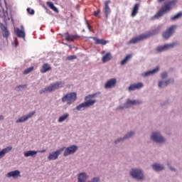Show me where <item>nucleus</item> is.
<instances>
[{
  "instance_id": "nucleus-1",
  "label": "nucleus",
  "mask_w": 182,
  "mask_h": 182,
  "mask_svg": "<svg viewBox=\"0 0 182 182\" xmlns=\"http://www.w3.org/2000/svg\"><path fill=\"white\" fill-rule=\"evenodd\" d=\"M177 4V0H171L168 1L164 6L161 7V9L154 16L151 18V21H154V19H159V18H161L164 14H167L168 11H171L174 6Z\"/></svg>"
},
{
  "instance_id": "nucleus-2",
  "label": "nucleus",
  "mask_w": 182,
  "mask_h": 182,
  "mask_svg": "<svg viewBox=\"0 0 182 182\" xmlns=\"http://www.w3.org/2000/svg\"><path fill=\"white\" fill-rule=\"evenodd\" d=\"M95 96H97V93H94L85 97V102H82L76 107V110H82L84 107H90V106H93L95 103H96V100H92Z\"/></svg>"
},
{
  "instance_id": "nucleus-3",
  "label": "nucleus",
  "mask_w": 182,
  "mask_h": 182,
  "mask_svg": "<svg viewBox=\"0 0 182 182\" xmlns=\"http://www.w3.org/2000/svg\"><path fill=\"white\" fill-rule=\"evenodd\" d=\"M159 30H154L152 32H149L146 34H141L136 37L133 38L128 42V45H133L134 43H137L140 42V41H144V39H147V38H150V36H153V35H156V33H159Z\"/></svg>"
},
{
  "instance_id": "nucleus-4",
  "label": "nucleus",
  "mask_w": 182,
  "mask_h": 182,
  "mask_svg": "<svg viewBox=\"0 0 182 182\" xmlns=\"http://www.w3.org/2000/svg\"><path fill=\"white\" fill-rule=\"evenodd\" d=\"M63 85H65L64 82L59 81L55 83H53L49 86L45 87L44 89L40 91V95L43 93H50L51 92H55V90H58V89H60Z\"/></svg>"
},
{
  "instance_id": "nucleus-5",
  "label": "nucleus",
  "mask_w": 182,
  "mask_h": 182,
  "mask_svg": "<svg viewBox=\"0 0 182 182\" xmlns=\"http://www.w3.org/2000/svg\"><path fill=\"white\" fill-rule=\"evenodd\" d=\"M77 99V94L76 92L67 93L61 99L63 103H67V105H70L72 103L76 102Z\"/></svg>"
},
{
  "instance_id": "nucleus-6",
  "label": "nucleus",
  "mask_w": 182,
  "mask_h": 182,
  "mask_svg": "<svg viewBox=\"0 0 182 182\" xmlns=\"http://www.w3.org/2000/svg\"><path fill=\"white\" fill-rule=\"evenodd\" d=\"M130 176H132L133 178H136V180H144V175L143 174V171L140 169H132L130 171Z\"/></svg>"
},
{
  "instance_id": "nucleus-7",
  "label": "nucleus",
  "mask_w": 182,
  "mask_h": 182,
  "mask_svg": "<svg viewBox=\"0 0 182 182\" xmlns=\"http://www.w3.org/2000/svg\"><path fill=\"white\" fill-rule=\"evenodd\" d=\"M87 181V175L85 173H81L78 175V182H86ZM100 178L99 177L93 178L92 181L87 182H99Z\"/></svg>"
},
{
  "instance_id": "nucleus-8",
  "label": "nucleus",
  "mask_w": 182,
  "mask_h": 182,
  "mask_svg": "<svg viewBox=\"0 0 182 182\" xmlns=\"http://www.w3.org/2000/svg\"><path fill=\"white\" fill-rule=\"evenodd\" d=\"M77 151V146L72 145L65 149L63 156L67 157V156H70V154H74Z\"/></svg>"
},
{
  "instance_id": "nucleus-9",
  "label": "nucleus",
  "mask_w": 182,
  "mask_h": 182,
  "mask_svg": "<svg viewBox=\"0 0 182 182\" xmlns=\"http://www.w3.org/2000/svg\"><path fill=\"white\" fill-rule=\"evenodd\" d=\"M63 150H65V147L60 148V149L50 153L48 157V160H56L59 155L63 153Z\"/></svg>"
},
{
  "instance_id": "nucleus-10",
  "label": "nucleus",
  "mask_w": 182,
  "mask_h": 182,
  "mask_svg": "<svg viewBox=\"0 0 182 182\" xmlns=\"http://www.w3.org/2000/svg\"><path fill=\"white\" fill-rule=\"evenodd\" d=\"M0 28L3 37H4L8 41V38H9V36H11V32L9 31V30H8V27L4 25V23H1Z\"/></svg>"
},
{
  "instance_id": "nucleus-11",
  "label": "nucleus",
  "mask_w": 182,
  "mask_h": 182,
  "mask_svg": "<svg viewBox=\"0 0 182 182\" xmlns=\"http://www.w3.org/2000/svg\"><path fill=\"white\" fill-rule=\"evenodd\" d=\"M151 140L156 143H164L165 140L163 136L159 132H154L151 137Z\"/></svg>"
},
{
  "instance_id": "nucleus-12",
  "label": "nucleus",
  "mask_w": 182,
  "mask_h": 182,
  "mask_svg": "<svg viewBox=\"0 0 182 182\" xmlns=\"http://www.w3.org/2000/svg\"><path fill=\"white\" fill-rule=\"evenodd\" d=\"M177 28V26L173 25L170 28H168L164 33H163V38L164 39H168L171 35H173V33L174 32V30Z\"/></svg>"
},
{
  "instance_id": "nucleus-13",
  "label": "nucleus",
  "mask_w": 182,
  "mask_h": 182,
  "mask_svg": "<svg viewBox=\"0 0 182 182\" xmlns=\"http://www.w3.org/2000/svg\"><path fill=\"white\" fill-rule=\"evenodd\" d=\"M35 113H36V112L33 111L32 112L28 113L26 115L22 116L16 121V123H23V122H26V120L31 119V117H32L35 114Z\"/></svg>"
},
{
  "instance_id": "nucleus-14",
  "label": "nucleus",
  "mask_w": 182,
  "mask_h": 182,
  "mask_svg": "<svg viewBox=\"0 0 182 182\" xmlns=\"http://www.w3.org/2000/svg\"><path fill=\"white\" fill-rule=\"evenodd\" d=\"M177 45V43H172L171 44H166L163 46H159L156 48L157 52H164V50H167V49H171V48H174Z\"/></svg>"
},
{
  "instance_id": "nucleus-15",
  "label": "nucleus",
  "mask_w": 182,
  "mask_h": 182,
  "mask_svg": "<svg viewBox=\"0 0 182 182\" xmlns=\"http://www.w3.org/2000/svg\"><path fill=\"white\" fill-rule=\"evenodd\" d=\"M21 29H19L18 28H15L14 33H16L18 38H23V39H25L26 34H25V30L23 28V26H21Z\"/></svg>"
},
{
  "instance_id": "nucleus-16",
  "label": "nucleus",
  "mask_w": 182,
  "mask_h": 182,
  "mask_svg": "<svg viewBox=\"0 0 182 182\" xmlns=\"http://www.w3.org/2000/svg\"><path fill=\"white\" fill-rule=\"evenodd\" d=\"M80 36H77V34L75 35H72L69 34V33H66L65 34V39L67 41V42H73V41H76V39H80Z\"/></svg>"
},
{
  "instance_id": "nucleus-17",
  "label": "nucleus",
  "mask_w": 182,
  "mask_h": 182,
  "mask_svg": "<svg viewBox=\"0 0 182 182\" xmlns=\"http://www.w3.org/2000/svg\"><path fill=\"white\" fill-rule=\"evenodd\" d=\"M117 82V81L116 80V78L110 79L105 83V89H112V87H114V86H116Z\"/></svg>"
},
{
  "instance_id": "nucleus-18",
  "label": "nucleus",
  "mask_w": 182,
  "mask_h": 182,
  "mask_svg": "<svg viewBox=\"0 0 182 182\" xmlns=\"http://www.w3.org/2000/svg\"><path fill=\"white\" fill-rule=\"evenodd\" d=\"M141 103V101H140V100H127V102L124 104V107H130V106L140 105Z\"/></svg>"
},
{
  "instance_id": "nucleus-19",
  "label": "nucleus",
  "mask_w": 182,
  "mask_h": 182,
  "mask_svg": "<svg viewBox=\"0 0 182 182\" xmlns=\"http://www.w3.org/2000/svg\"><path fill=\"white\" fill-rule=\"evenodd\" d=\"M110 1H107L105 3V7H104V14L105 15L106 19L109 18V14L111 12L110 7L109 6V4H110Z\"/></svg>"
},
{
  "instance_id": "nucleus-20",
  "label": "nucleus",
  "mask_w": 182,
  "mask_h": 182,
  "mask_svg": "<svg viewBox=\"0 0 182 182\" xmlns=\"http://www.w3.org/2000/svg\"><path fill=\"white\" fill-rule=\"evenodd\" d=\"M143 86H144L143 82L132 84L129 87L128 90L129 92H133V90H136V89H141Z\"/></svg>"
},
{
  "instance_id": "nucleus-21",
  "label": "nucleus",
  "mask_w": 182,
  "mask_h": 182,
  "mask_svg": "<svg viewBox=\"0 0 182 182\" xmlns=\"http://www.w3.org/2000/svg\"><path fill=\"white\" fill-rule=\"evenodd\" d=\"M91 39H93L95 41V45H106L107 43H109L108 41L104 40V39H100L96 37H90Z\"/></svg>"
},
{
  "instance_id": "nucleus-22",
  "label": "nucleus",
  "mask_w": 182,
  "mask_h": 182,
  "mask_svg": "<svg viewBox=\"0 0 182 182\" xmlns=\"http://www.w3.org/2000/svg\"><path fill=\"white\" fill-rule=\"evenodd\" d=\"M6 177H13V178L21 177V172L18 170L9 172L6 175Z\"/></svg>"
},
{
  "instance_id": "nucleus-23",
  "label": "nucleus",
  "mask_w": 182,
  "mask_h": 182,
  "mask_svg": "<svg viewBox=\"0 0 182 182\" xmlns=\"http://www.w3.org/2000/svg\"><path fill=\"white\" fill-rule=\"evenodd\" d=\"M52 68L50 65L48 63H44L42 66V68L41 69V73H46V72H49Z\"/></svg>"
},
{
  "instance_id": "nucleus-24",
  "label": "nucleus",
  "mask_w": 182,
  "mask_h": 182,
  "mask_svg": "<svg viewBox=\"0 0 182 182\" xmlns=\"http://www.w3.org/2000/svg\"><path fill=\"white\" fill-rule=\"evenodd\" d=\"M158 70H160L159 67H156L155 69L152 70L144 73V74H142V76L146 77V76H150V75H154V73H157Z\"/></svg>"
},
{
  "instance_id": "nucleus-25",
  "label": "nucleus",
  "mask_w": 182,
  "mask_h": 182,
  "mask_svg": "<svg viewBox=\"0 0 182 182\" xmlns=\"http://www.w3.org/2000/svg\"><path fill=\"white\" fill-rule=\"evenodd\" d=\"M11 150H12V146H7L6 148L2 149L0 151V159H2V157L6 154V153H9Z\"/></svg>"
},
{
  "instance_id": "nucleus-26",
  "label": "nucleus",
  "mask_w": 182,
  "mask_h": 182,
  "mask_svg": "<svg viewBox=\"0 0 182 182\" xmlns=\"http://www.w3.org/2000/svg\"><path fill=\"white\" fill-rule=\"evenodd\" d=\"M174 82V80H171V79L168 80H166V81H159V87H166V86H167L168 85H170V83H171V82Z\"/></svg>"
},
{
  "instance_id": "nucleus-27",
  "label": "nucleus",
  "mask_w": 182,
  "mask_h": 182,
  "mask_svg": "<svg viewBox=\"0 0 182 182\" xmlns=\"http://www.w3.org/2000/svg\"><path fill=\"white\" fill-rule=\"evenodd\" d=\"M38 154V151H27L24 152L25 157H35Z\"/></svg>"
},
{
  "instance_id": "nucleus-28",
  "label": "nucleus",
  "mask_w": 182,
  "mask_h": 182,
  "mask_svg": "<svg viewBox=\"0 0 182 182\" xmlns=\"http://www.w3.org/2000/svg\"><path fill=\"white\" fill-rule=\"evenodd\" d=\"M152 168L155 171H161L164 170V166H163V165H160L159 164H153Z\"/></svg>"
},
{
  "instance_id": "nucleus-29",
  "label": "nucleus",
  "mask_w": 182,
  "mask_h": 182,
  "mask_svg": "<svg viewBox=\"0 0 182 182\" xmlns=\"http://www.w3.org/2000/svg\"><path fill=\"white\" fill-rule=\"evenodd\" d=\"M140 6L139 4H136L133 9H132V16H136L137 14L139 13V8Z\"/></svg>"
},
{
  "instance_id": "nucleus-30",
  "label": "nucleus",
  "mask_w": 182,
  "mask_h": 182,
  "mask_svg": "<svg viewBox=\"0 0 182 182\" xmlns=\"http://www.w3.org/2000/svg\"><path fill=\"white\" fill-rule=\"evenodd\" d=\"M112 60V53H107L105 55L102 57V63H106V62H109V60Z\"/></svg>"
},
{
  "instance_id": "nucleus-31",
  "label": "nucleus",
  "mask_w": 182,
  "mask_h": 182,
  "mask_svg": "<svg viewBox=\"0 0 182 182\" xmlns=\"http://www.w3.org/2000/svg\"><path fill=\"white\" fill-rule=\"evenodd\" d=\"M133 55L132 54H129L127 55L124 59H123L122 61H121V65L123 66V65H126V63H127V62H129V60H130V59H132Z\"/></svg>"
},
{
  "instance_id": "nucleus-32",
  "label": "nucleus",
  "mask_w": 182,
  "mask_h": 182,
  "mask_svg": "<svg viewBox=\"0 0 182 182\" xmlns=\"http://www.w3.org/2000/svg\"><path fill=\"white\" fill-rule=\"evenodd\" d=\"M134 134V132H131L128 133L123 139H122V138L118 139L117 141H115V143H118V141H122L124 140V139H129V137H132Z\"/></svg>"
},
{
  "instance_id": "nucleus-33",
  "label": "nucleus",
  "mask_w": 182,
  "mask_h": 182,
  "mask_svg": "<svg viewBox=\"0 0 182 182\" xmlns=\"http://www.w3.org/2000/svg\"><path fill=\"white\" fill-rule=\"evenodd\" d=\"M47 5L49 6V8H50V9L54 11V12H59V11L58 10V8H56V6H55V4H53V2L48 1Z\"/></svg>"
},
{
  "instance_id": "nucleus-34",
  "label": "nucleus",
  "mask_w": 182,
  "mask_h": 182,
  "mask_svg": "<svg viewBox=\"0 0 182 182\" xmlns=\"http://www.w3.org/2000/svg\"><path fill=\"white\" fill-rule=\"evenodd\" d=\"M69 117V113L64 114L58 118V123H62V122H65L66 119Z\"/></svg>"
},
{
  "instance_id": "nucleus-35",
  "label": "nucleus",
  "mask_w": 182,
  "mask_h": 182,
  "mask_svg": "<svg viewBox=\"0 0 182 182\" xmlns=\"http://www.w3.org/2000/svg\"><path fill=\"white\" fill-rule=\"evenodd\" d=\"M33 70V67H30L23 71V75H28V73H31V72H32Z\"/></svg>"
},
{
  "instance_id": "nucleus-36",
  "label": "nucleus",
  "mask_w": 182,
  "mask_h": 182,
  "mask_svg": "<svg viewBox=\"0 0 182 182\" xmlns=\"http://www.w3.org/2000/svg\"><path fill=\"white\" fill-rule=\"evenodd\" d=\"M181 15H182L181 13H178V14H177L176 15H175L174 16H173V17L171 18V20H172V21H176V19H178V18H181Z\"/></svg>"
},
{
  "instance_id": "nucleus-37",
  "label": "nucleus",
  "mask_w": 182,
  "mask_h": 182,
  "mask_svg": "<svg viewBox=\"0 0 182 182\" xmlns=\"http://www.w3.org/2000/svg\"><path fill=\"white\" fill-rule=\"evenodd\" d=\"M181 15H182L181 13H178V14H177L176 15H175L174 16H173V17L171 18V20H172V21H176V19H178V18H181Z\"/></svg>"
},
{
  "instance_id": "nucleus-38",
  "label": "nucleus",
  "mask_w": 182,
  "mask_h": 182,
  "mask_svg": "<svg viewBox=\"0 0 182 182\" xmlns=\"http://www.w3.org/2000/svg\"><path fill=\"white\" fill-rule=\"evenodd\" d=\"M76 55H69L67 57V60H73V59H77Z\"/></svg>"
},
{
  "instance_id": "nucleus-39",
  "label": "nucleus",
  "mask_w": 182,
  "mask_h": 182,
  "mask_svg": "<svg viewBox=\"0 0 182 182\" xmlns=\"http://www.w3.org/2000/svg\"><path fill=\"white\" fill-rule=\"evenodd\" d=\"M28 14H30V15H34L35 11L33 9H31V8L27 9Z\"/></svg>"
},
{
  "instance_id": "nucleus-40",
  "label": "nucleus",
  "mask_w": 182,
  "mask_h": 182,
  "mask_svg": "<svg viewBox=\"0 0 182 182\" xmlns=\"http://www.w3.org/2000/svg\"><path fill=\"white\" fill-rule=\"evenodd\" d=\"M161 77L162 79H166V77H167V73L164 72L161 73Z\"/></svg>"
},
{
  "instance_id": "nucleus-41",
  "label": "nucleus",
  "mask_w": 182,
  "mask_h": 182,
  "mask_svg": "<svg viewBox=\"0 0 182 182\" xmlns=\"http://www.w3.org/2000/svg\"><path fill=\"white\" fill-rule=\"evenodd\" d=\"M100 14V11H94L95 16H98Z\"/></svg>"
},
{
  "instance_id": "nucleus-42",
  "label": "nucleus",
  "mask_w": 182,
  "mask_h": 182,
  "mask_svg": "<svg viewBox=\"0 0 182 182\" xmlns=\"http://www.w3.org/2000/svg\"><path fill=\"white\" fill-rule=\"evenodd\" d=\"M20 87H25V85H18L16 87V89H20Z\"/></svg>"
},
{
  "instance_id": "nucleus-43",
  "label": "nucleus",
  "mask_w": 182,
  "mask_h": 182,
  "mask_svg": "<svg viewBox=\"0 0 182 182\" xmlns=\"http://www.w3.org/2000/svg\"><path fill=\"white\" fill-rule=\"evenodd\" d=\"M169 168H170V170H171V171H176V169L173 168L171 167V166H169Z\"/></svg>"
},
{
  "instance_id": "nucleus-44",
  "label": "nucleus",
  "mask_w": 182,
  "mask_h": 182,
  "mask_svg": "<svg viewBox=\"0 0 182 182\" xmlns=\"http://www.w3.org/2000/svg\"><path fill=\"white\" fill-rule=\"evenodd\" d=\"M159 4H161V2H164L166 0H157Z\"/></svg>"
},
{
  "instance_id": "nucleus-45",
  "label": "nucleus",
  "mask_w": 182,
  "mask_h": 182,
  "mask_svg": "<svg viewBox=\"0 0 182 182\" xmlns=\"http://www.w3.org/2000/svg\"><path fill=\"white\" fill-rule=\"evenodd\" d=\"M45 151H46V150L44 149V150L38 151V153H45Z\"/></svg>"
},
{
  "instance_id": "nucleus-46",
  "label": "nucleus",
  "mask_w": 182,
  "mask_h": 182,
  "mask_svg": "<svg viewBox=\"0 0 182 182\" xmlns=\"http://www.w3.org/2000/svg\"><path fill=\"white\" fill-rule=\"evenodd\" d=\"M87 28L90 30V24H89V23H87Z\"/></svg>"
},
{
  "instance_id": "nucleus-47",
  "label": "nucleus",
  "mask_w": 182,
  "mask_h": 182,
  "mask_svg": "<svg viewBox=\"0 0 182 182\" xmlns=\"http://www.w3.org/2000/svg\"><path fill=\"white\" fill-rule=\"evenodd\" d=\"M0 120H4V116L0 115Z\"/></svg>"
}]
</instances>
